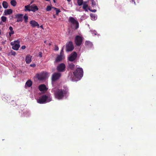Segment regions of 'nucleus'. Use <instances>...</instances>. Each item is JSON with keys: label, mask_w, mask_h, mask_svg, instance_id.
I'll return each instance as SVG.
<instances>
[{"label": "nucleus", "mask_w": 156, "mask_h": 156, "mask_svg": "<svg viewBox=\"0 0 156 156\" xmlns=\"http://www.w3.org/2000/svg\"><path fill=\"white\" fill-rule=\"evenodd\" d=\"M55 98L58 99H62L64 97H66L69 95L68 89H60L58 87H55L52 89Z\"/></svg>", "instance_id": "f257e3e1"}, {"label": "nucleus", "mask_w": 156, "mask_h": 156, "mask_svg": "<svg viewBox=\"0 0 156 156\" xmlns=\"http://www.w3.org/2000/svg\"><path fill=\"white\" fill-rule=\"evenodd\" d=\"M51 100L52 98L51 94H48L40 97L37 100V101L38 103L42 104L49 102Z\"/></svg>", "instance_id": "f03ea898"}, {"label": "nucleus", "mask_w": 156, "mask_h": 156, "mask_svg": "<svg viewBox=\"0 0 156 156\" xmlns=\"http://www.w3.org/2000/svg\"><path fill=\"white\" fill-rule=\"evenodd\" d=\"M74 76L76 79L73 80V81H77L80 80L83 76V71L81 68H78L73 73Z\"/></svg>", "instance_id": "7ed1b4c3"}, {"label": "nucleus", "mask_w": 156, "mask_h": 156, "mask_svg": "<svg viewBox=\"0 0 156 156\" xmlns=\"http://www.w3.org/2000/svg\"><path fill=\"white\" fill-rule=\"evenodd\" d=\"M69 21L72 24L73 28L76 29L79 27V23L74 18L70 17L69 18Z\"/></svg>", "instance_id": "20e7f679"}, {"label": "nucleus", "mask_w": 156, "mask_h": 156, "mask_svg": "<svg viewBox=\"0 0 156 156\" xmlns=\"http://www.w3.org/2000/svg\"><path fill=\"white\" fill-rule=\"evenodd\" d=\"M10 44L12 46V49L15 50H18L20 46V41L18 40L11 42Z\"/></svg>", "instance_id": "39448f33"}, {"label": "nucleus", "mask_w": 156, "mask_h": 156, "mask_svg": "<svg viewBox=\"0 0 156 156\" xmlns=\"http://www.w3.org/2000/svg\"><path fill=\"white\" fill-rule=\"evenodd\" d=\"M48 73L46 72H43L37 75L38 79L40 80H43L46 79L48 76Z\"/></svg>", "instance_id": "423d86ee"}, {"label": "nucleus", "mask_w": 156, "mask_h": 156, "mask_svg": "<svg viewBox=\"0 0 156 156\" xmlns=\"http://www.w3.org/2000/svg\"><path fill=\"white\" fill-rule=\"evenodd\" d=\"M73 48L74 47L72 42L69 41L67 43L66 45V49L67 51H71L73 50Z\"/></svg>", "instance_id": "0eeeda50"}, {"label": "nucleus", "mask_w": 156, "mask_h": 156, "mask_svg": "<svg viewBox=\"0 0 156 156\" xmlns=\"http://www.w3.org/2000/svg\"><path fill=\"white\" fill-rule=\"evenodd\" d=\"M82 41V37L80 36H77L75 37V42L76 45H80Z\"/></svg>", "instance_id": "6e6552de"}, {"label": "nucleus", "mask_w": 156, "mask_h": 156, "mask_svg": "<svg viewBox=\"0 0 156 156\" xmlns=\"http://www.w3.org/2000/svg\"><path fill=\"white\" fill-rule=\"evenodd\" d=\"M63 49H62L61 51L60 55H58L55 59V62H58L62 60L64 58V57L63 55Z\"/></svg>", "instance_id": "1a4fd4ad"}, {"label": "nucleus", "mask_w": 156, "mask_h": 156, "mask_svg": "<svg viewBox=\"0 0 156 156\" xmlns=\"http://www.w3.org/2000/svg\"><path fill=\"white\" fill-rule=\"evenodd\" d=\"M66 66L64 63L60 64L57 67V69L59 72H63L65 70Z\"/></svg>", "instance_id": "9d476101"}, {"label": "nucleus", "mask_w": 156, "mask_h": 156, "mask_svg": "<svg viewBox=\"0 0 156 156\" xmlns=\"http://www.w3.org/2000/svg\"><path fill=\"white\" fill-rule=\"evenodd\" d=\"M61 75V74L59 73H54L52 77V81H55L58 79L60 77Z\"/></svg>", "instance_id": "9b49d317"}, {"label": "nucleus", "mask_w": 156, "mask_h": 156, "mask_svg": "<svg viewBox=\"0 0 156 156\" xmlns=\"http://www.w3.org/2000/svg\"><path fill=\"white\" fill-rule=\"evenodd\" d=\"M38 89L39 90L41 91L44 92L47 90L48 88L44 84H42L40 85L39 86Z\"/></svg>", "instance_id": "f8f14e48"}, {"label": "nucleus", "mask_w": 156, "mask_h": 156, "mask_svg": "<svg viewBox=\"0 0 156 156\" xmlns=\"http://www.w3.org/2000/svg\"><path fill=\"white\" fill-rule=\"evenodd\" d=\"M77 54L75 52H73L72 53L68 58L69 60L71 62L75 60L77 57Z\"/></svg>", "instance_id": "ddd939ff"}, {"label": "nucleus", "mask_w": 156, "mask_h": 156, "mask_svg": "<svg viewBox=\"0 0 156 156\" xmlns=\"http://www.w3.org/2000/svg\"><path fill=\"white\" fill-rule=\"evenodd\" d=\"M30 23L31 25V26L33 27H37L38 28L39 27V24L37 22H36L35 20H32L30 22Z\"/></svg>", "instance_id": "4468645a"}, {"label": "nucleus", "mask_w": 156, "mask_h": 156, "mask_svg": "<svg viewBox=\"0 0 156 156\" xmlns=\"http://www.w3.org/2000/svg\"><path fill=\"white\" fill-rule=\"evenodd\" d=\"M23 15L22 14H19L16 15V18H17V22H22L23 21Z\"/></svg>", "instance_id": "2eb2a0df"}, {"label": "nucleus", "mask_w": 156, "mask_h": 156, "mask_svg": "<svg viewBox=\"0 0 156 156\" xmlns=\"http://www.w3.org/2000/svg\"><path fill=\"white\" fill-rule=\"evenodd\" d=\"M38 9L37 6L32 5H30V9L29 10V11H31L34 12L37 11Z\"/></svg>", "instance_id": "dca6fc26"}, {"label": "nucleus", "mask_w": 156, "mask_h": 156, "mask_svg": "<svg viewBox=\"0 0 156 156\" xmlns=\"http://www.w3.org/2000/svg\"><path fill=\"white\" fill-rule=\"evenodd\" d=\"M12 10L11 9H5L4 12V15L5 16L9 15L12 14Z\"/></svg>", "instance_id": "f3484780"}, {"label": "nucleus", "mask_w": 156, "mask_h": 156, "mask_svg": "<svg viewBox=\"0 0 156 156\" xmlns=\"http://www.w3.org/2000/svg\"><path fill=\"white\" fill-rule=\"evenodd\" d=\"M25 61L27 63H30L31 62V56L30 55H27L26 57Z\"/></svg>", "instance_id": "a211bd4d"}, {"label": "nucleus", "mask_w": 156, "mask_h": 156, "mask_svg": "<svg viewBox=\"0 0 156 156\" xmlns=\"http://www.w3.org/2000/svg\"><path fill=\"white\" fill-rule=\"evenodd\" d=\"M2 5L3 8L6 9L8 7V4L6 1H4L2 2Z\"/></svg>", "instance_id": "6ab92c4d"}, {"label": "nucleus", "mask_w": 156, "mask_h": 156, "mask_svg": "<svg viewBox=\"0 0 156 156\" xmlns=\"http://www.w3.org/2000/svg\"><path fill=\"white\" fill-rule=\"evenodd\" d=\"M32 81L30 80H28L26 82L25 86L26 87H30L32 85Z\"/></svg>", "instance_id": "aec40b11"}, {"label": "nucleus", "mask_w": 156, "mask_h": 156, "mask_svg": "<svg viewBox=\"0 0 156 156\" xmlns=\"http://www.w3.org/2000/svg\"><path fill=\"white\" fill-rule=\"evenodd\" d=\"M86 45L88 46L89 47H92L93 46L92 43L89 41H87L85 42Z\"/></svg>", "instance_id": "412c9836"}, {"label": "nucleus", "mask_w": 156, "mask_h": 156, "mask_svg": "<svg viewBox=\"0 0 156 156\" xmlns=\"http://www.w3.org/2000/svg\"><path fill=\"white\" fill-rule=\"evenodd\" d=\"M91 19L92 20H95L97 18V15L93 14H91L90 15Z\"/></svg>", "instance_id": "4be33fe9"}, {"label": "nucleus", "mask_w": 156, "mask_h": 156, "mask_svg": "<svg viewBox=\"0 0 156 156\" xmlns=\"http://www.w3.org/2000/svg\"><path fill=\"white\" fill-rule=\"evenodd\" d=\"M10 4L13 6H15L16 5V2L15 0H12L10 2Z\"/></svg>", "instance_id": "5701e85b"}, {"label": "nucleus", "mask_w": 156, "mask_h": 156, "mask_svg": "<svg viewBox=\"0 0 156 156\" xmlns=\"http://www.w3.org/2000/svg\"><path fill=\"white\" fill-rule=\"evenodd\" d=\"M30 4L25 6L24 11H29L30 9Z\"/></svg>", "instance_id": "b1692460"}, {"label": "nucleus", "mask_w": 156, "mask_h": 156, "mask_svg": "<svg viewBox=\"0 0 156 156\" xmlns=\"http://www.w3.org/2000/svg\"><path fill=\"white\" fill-rule=\"evenodd\" d=\"M75 65L72 63H69V68L71 69H74Z\"/></svg>", "instance_id": "393cba45"}, {"label": "nucleus", "mask_w": 156, "mask_h": 156, "mask_svg": "<svg viewBox=\"0 0 156 156\" xmlns=\"http://www.w3.org/2000/svg\"><path fill=\"white\" fill-rule=\"evenodd\" d=\"M78 5L79 6H81L83 4V0H77Z\"/></svg>", "instance_id": "a878e982"}, {"label": "nucleus", "mask_w": 156, "mask_h": 156, "mask_svg": "<svg viewBox=\"0 0 156 156\" xmlns=\"http://www.w3.org/2000/svg\"><path fill=\"white\" fill-rule=\"evenodd\" d=\"M24 20V21L25 23H27L28 21V16L27 14H25L23 17Z\"/></svg>", "instance_id": "bb28decb"}, {"label": "nucleus", "mask_w": 156, "mask_h": 156, "mask_svg": "<svg viewBox=\"0 0 156 156\" xmlns=\"http://www.w3.org/2000/svg\"><path fill=\"white\" fill-rule=\"evenodd\" d=\"M1 20L3 22H5L7 20V18L5 16H2L1 17Z\"/></svg>", "instance_id": "cd10ccee"}, {"label": "nucleus", "mask_w": 156, "mask_h": 156, "mask_svg": "<svg viewBox=\"0 0 156 156\" xmlns=\"http://www.w3.org/2000/svg\"><path fill=\"white\" fill-rule=\"evenodd\" d=\"M91 2V5L92 7H94L96 5V1L94 0H90Z\"/></svg>", "instance_id": "c85d7f7f"}, {"label": "nucleus", "mask_w": 156, "mask_h": 156, "mask_svg": "<svg viewBox=\"0 0 156 156\" xmlns=\"http://www.w3.org/2000/svg\"><path fill=\"white\" fill-rule=\"evenodd\" d=\"M83 9L86 11H87V8H88V5L87 4L83 5Z\"/></svg>", "instance_id": "c756f323"}, {"label": "nucleus", "mask_w": 156, "mask_h": 156, "mask_svg": "<svg viewBox=\"0 0 156 156\" xmlns=\"http://www.w3.org/2000/svg\"><path fill=\"white\" fill-rule=\"evenodd\" d=\"M51 7L50 6L48 5V6H47L46 8V10L47 11H50L51 10Z\"/></svg>", "instance_id": "7c9ffc66"}, {"label": "nucleus", "mask_w": 156, "mask_h": 156, "mask_svg": "<svg viewBox=\"0 0 156 156\" xmlns=\"http://www.w3.org/2000/svg\"><path fill=\"white\" fill-rule=\"evenodd\" d=\"M14 31L13 30H12V31H10L9 32V36L10 37L11 36V35L13 34H14Z\"/></svg>", "instance_id": "2f4dec72"}, {"label": "nucleus", "mask_w": 156, "mask_h": 156, "mask_svg": "<svg viewBox=\"0 0 156 156\" xmlns=\"http://www.w3.org/2000/svg\"><path fill=\"white\" fill-rule=\"evenodd\" d=\"M10 54L11 55L15 56L16 54V53L15 51L12 50L10 52Z\"/></svg>", "instance_id": "473e14b6"}, {"label": "nucleus", "mask_w": 156, "mask_h": 156, "mask_svg": "<svg viewBox=\"0 0 156 156\" xmlns=\"http://www.w3.org/2000/svg\"><path fill=\"white\" fill-rule=\"evenodd\" d=\"M90 31L91 32V33L92 34H94V35H96L97 32L96 31H95L94 30H91Z\"/></svg>", "instance_id": "72a5a7b5"}, {"label": "nucleus", "mask_w": 156, "mask_h": 156, "mask_svg": "<svg viewBox=\"0 0 156 156\" xmlns=\"http://www.w3.org/2000/svg\"><path fill=\"white\" fill-rule=\"evenodd\" d=\"M87 18V16L85 14L83 16H82V17H81V19L82 20H84L86 19Z\"/></svg>", "instance_id": "f704fd0d"}, {"label": "nucleus", "mask_w": 156, "mask_h": 156, "mask_svg": "<svg viewBox=\"0 0 156 156\" xmlns=\"http://www.w3.org/2000/svg\"><path fill=\"white\" fill-rule=\"evenodd\" d=\"M56 14L57 15H58L59 13L60 12V11L59 9H58L56 10Z\"/></svg>", "instance_id": "c9c22d12"}, {"label": "nucleus", "mask_w": 156, "mask_h": 156, "mask_svg": "<svg viewBox=\"0 0 156 156\" xmlns=\"http://www.w3.org/2000/svg\"><path fill=\"white\" fill-rule=\"evenodd\" d=\"M38 56L39 57H41L42 56V53L41 52H39V54H38Z\"/></svg>", "instance_id": "e433bc0d"}, {"label": "nucleus", "mask_w": 156, "mask_h": 156, "mask_svg": "<svg viewBox=\"0 0 156 156\" xmlns=\"http://www.w3.org/2000/svg\"><path fill=\"white\" fill-rule=\"evenodd\" d=\"M9 29L10 31H12V30H13V28L11 26H10L9 27Z\"/></svg>", "instance_id": "4c0bfd02"}, {"label": "nucleus", "mask_w": 156, "mask_h": 156, "mask_svg": "<svg viewBox=\"0 0 156 156\" xmlns=\"http://www.w3.org/2000/svg\"><path fill=\"white\" fill-rule=\"evenodd\" d=\"M89 10L91 12H96V9H93V10L89 9Z\"/></svg>", "instance_id": "58836bf2"}, {"label": "nucleus", "mask_w": 156, "mask_h": 156, "mask_svg": "<svg viewBox=\"0 0 156 156\" xmlns=\"http://www.w3.org/2000/svg\"><path fill=\"white\" fill-rule=\"evenodd\" d=\"M26 48V47L25 46L23 45L21 47V48L22 49L24 50Z\"/></svg>", "instance_id": "ea45409f"}, {"label": "nucleus", "mask_w": 156, "mask_h": 156, "mask_svg": "<svg viewBox=\"0 0 156 156\" xmlns=\"http://www.w3.org/2000/svg\"><path fill=\"white\" fill-rule=\"evenodd\" d=\"M87 2H83V5H86V4H87Z\"/></svg>", "instance_id": "a19ab883"}, {"label": "nucleus", "mask_w": 156, "mask_h": 156, "mask_svg": "<svg viewBox=\"0 0 156 156\" xmlns=\"http://www.w3.org/2000/svg\"><path fill=\"white\" fill-rule=\"evenodd\" d=\"M55 51H58V47L56 46L55 47Z\"/></svg>", "instance_id": "79ce46f5"}, {"label": "nucleus", "mask_w": 156, "mask_h": 156, "mask_svg": "<svg viewBox=\"0 0 156 156\" xmlns=\"http://www.w3.org/2000/svg\"><path fill=\"white\" fill-rule=\"evenodd\" d=\"M2 9V5L0 3V11H1Z\"/></svg>", "instance_id": "37998d69"}, {"label": "nucleus", "mask_w": 156, "mask_h": 156, "mask_svg": "<svg viewBox=\"0 0 156 156\" xmlns=\"http://www.w3.org/2000/svg\"><path fill=\"white\" fill-rule=\"evenodd\" d=\"M30 66H32V67H34L35 66V64H31V65H30Z\"/></svg>", "instance_id": "c03bdc74"}, {"label": "nucleus", "mask_w": 156, "mask_h": 156, "mask_svg": "<svg viewBox=\"0 0 156 156\" xmlns=\"http://www.w3.org/2000/svg\"><path fill=\"white\" fill-rule=\"evenodd\" d=\"M40 27L42 29H43L44 28H43V26L42 25H41L40 26V27Z\"/></svg>", "instance_id": "a18cd8bd"}, {"label": "nucleus", "mask_w": 156, "mask_h": 156, "mask_svg": "<svg viewBox=\"0 0 156 156\" xmlns=\"http://www.w3.org/2000/svg\"><path fill=\"white\" fill-rule=\"evenodd\" d=\"M132 2H134V3L135 5L136 4V2L135 1H134L133 0H132Z\"/></svg>", "instance_id": "49530a36"}, {"label": "nucleus", "mask_w": 156, "mask_h": 156, "mask_svg": "<svg viewBox=\"0 0 156 156\" xmlns=\"http://www.w3.org/2000/svg\"><path fill=\"white\" fill-rule=\"evenodd\" d=\"M53 17L54 18H56V16H55V14H53Z\"/></svg>", "instance_id": "de8ad7c7"}, {"label": "nucleus", "mask_w": 156, "mask_h": 156, "mask_svg": "<svg viewBox=\"0 0 156 156\" xmlns=\"http://www.w3.org/2000/svg\"><path fill=\"white\" fill-rule=\"evenodd\" d=\"M52 8H53L55 10H56L58 9L57 8H55V7H52Z\"/></svg>", "instance_id": "09e8293b"}, {"label": "nucleus", "mask_w": 156, "mask_h": 156, "mask_svg": "<svg viewBox=\"0 0 156 156\" xmlns=\"http://www.w3.org/2000/svg\"><path fill=\"white\" fill-rule=\"evenodd\" d=\"M67 1L68 2H71V0H67Z\"/></svg>", "instance_id": "8fccbe9b"}, {"label": "nucleus", "mask_w": 156, "mask_h": 156, "mask_svg": "<svg viewBox=\"0 0 156 156\" xmlns=\"http://www.w3.org/2000/svg\"><path fill=\"white\" fill-rule=\"evenodd\" d=\"M2 48L1 47H0V51H1L2 50Z\"/></svg>", "instance_id": "3c124183"}, {"label": "nucleus", "mask_w": 156, "mask_h": 156, "mask_svg": "<svg viewBox=\"0 0 156 156\" xmlns=\"http://www.w3.org/2000/svg\"><path fill=\"white\" fill-rule=\"evenodd\" d=\"M53 2H54V3H55V0H53Z\"/></svg>", "instance_id": "603ef678"}, {"label": "nucleus", "mask_w": 156, "mask_h": 156, "mask_svg": "<svg viewBox=\"0 0 156 156\" xmlns=\"http://www.w3.org/2000/svg\"><path fill=\"white\" fill-rule=\"evenodd\" d=\"M2 22H0V25L2 24Z\"/></svg>", "instance_id": "864d4df0"}, {"label": "nucleus", "mask_w": 156, "mask_h": 156, "mask_svg": "<svg viewBox=\"0 0 156 156\" xmlns=\"http://www.w3.org/2000/svg\"><path fill=\"white\" fill-rule=\"evenodd\" d=\"M1 34V30H0V35Z\"/></svg>", "instance_id": "5fc2aeb1"}, {"label": "nucleus", "mask_w": 156, "mask_h": 156, "mask_svg": "<svg viewBox=\"0 0 156 156\" xmlns=\"http://www.w3.org/2000/svg\"><path fill=\"white\" fill-rule=\"evenodd\" d=\"M45 0L46 1H50V0Z\"/></svg>", "instance_id": "6e6d98bb"}, {"label": "nucleus", "mask_w": 156, "mask_h": 156, "mask_svg": "<svg viewBox=\"0 0 156 156\" xmlns=\"http://www.w3.org/2000/svg\"><path fill=\"white\" fill-rule=\"evenodd\" d=\"M46 41H44V43H46Z\"/></svg>", "instance_id": "4d7b16f0"}]
</instances>
